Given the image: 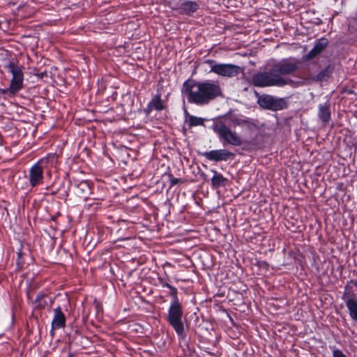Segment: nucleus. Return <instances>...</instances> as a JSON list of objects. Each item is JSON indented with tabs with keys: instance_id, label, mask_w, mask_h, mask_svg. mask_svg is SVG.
<instances>
[{
	"instance_id": "f257e3e1",
	"label": "nucleus",
	"mask_w": 357,
	"mask_h": 357,
	"mask_svg": "<svg viewBox=\"0 0 357 357\" xmlns=\"http://www.w3.org/2000/svg\"><path fill=\"white\" fill-rule=\"evenodd\" d=\"M301 61L297 59H283L275 63L267 70L259 72L252 77V83L257 87H283L289 85L296 88L301 85V82L294 80L286 75H293L300 68Z\"/></svg>"
},
{
	"instance_id": "f03ea898",
	"label": "nucleus",
	"mask_w": 357,
	"mask_h": 357,
	"mask_svg": "<svg viewBox=\"0 0 357 357\" xmlns=\"http://www.w3.org/2000/svg\"><path fill=\"white\" fill-rule=\"evenodd\" d=\"M181 94L187 98L188 103L204 106L221 97L222 92L217 81L188 79L183 84Z\"/></svg>"
},
{
	"instance_id": "7ed1b4c3",
	"label": "nucleus",
	"mask_w": 357,
	"mask_h": 357,
	"mask_svg": "<svg viewBox=\"0 0 357 357\" xmlns=\"http://www.w3.org/2000/svg\"><path fill=\"white\" fill-rule=\"evenodd\" d=\"M162 286L169 289L168 296L170 297L164 319L175 331L178 339L183 340L186 337L185 326L189 325L185 317L184 305L178 298V290L175 287L167 282L162 283Z\"/></svg>"
},
{
	"instance_id": "20e7f679",
	"label": "nucleus",
	"mask_w": 357,
	"mask_h": 357,
	"mask_svg": "<svg viewBox=\"0 0 357 357\" xmlns=\"http://www.w3.org/2000/svg\"><path fill=\"white\" fill-rule=\"evenodd\" d=\"M58 156L55 153H49L34 163L29 171L28 179L31 188L43 183L44 172L50 174L52 169L56 167Z\"/></svg>"
},
{
	"instance_id": "39448f33",
	"label": "nucleus",
	"mask_w": 357,
	"mask_h": 357,
	"mask_svg": "<svg viewBox=\"0 0 357 357\" xmlns=\"http://www.w3.org/2000/svg\"><path fill=\"white\" fill-rule=\"evenodd\" d=\"M5 68L12 75L8 91L10 92V96H15L24 88L23 66L19 65L15 60H10L5 66Z\"/></svg>"
},
{
	"instance_id": "423d86ee",
	"label": "nucleus",
	"mask_w": 357,
	"mask_h": 357,
	"mask_svg": "<svg viewBox=\"0 0 357 357\" xmlns=\"http://www.w3.org/2000/svg\"><path fill=\"white\" fill-rule=\"evenodd\" d=\"M214 132L218 135L220 142L224 146L231 145L240 146L243 144L241 137L235 131L223 123L217 124L214 127Z\"/></svg>"
},
{
	"instance_id": "0eeeda50",
	"label": "nucleus",
	"mask_w": 357,
	"mask_h": 357,
	"mask_svg": "<svg viewBox=\"0 0 357 357\" xmlns=\"http://www.w3.org/2000/svg\"><path fill=\"white\" fill-rule=\"evenodd\" d=\"M169 8L178 15L187 17H194L200 9L198 2L192 0H180L178 2H170Z\"/></svg>"
},
{
	"instance_id": "6e6552de",
	"label": "nucleus",
	"mask_w": 357,
	"mask_h": 357,
	"mask_svg": "<svg viewBox=\"0 0 357 357\" xmlns=\"http://www.w3.org/2000/svg\"><path fill=\"white\" fill-rule=\"evenodd\" d=\"M69 184L73 188L75 195L84 201L87 200L92 193L93 183L89 180L72 176L69 178Z\"/></svg>"
},
{
	"instance_id": "1a4fd4ad",
	"label": "nucleus",
	"mask_w": 357,
	"mask_h": 357,
	"mask_svg": "<svg viewBox=\"0 0 357 357\" xmlns=\"http://www.w3.org/2000/svg\"><path fill=\"white\" fill-rule=\"evenodd\" d=\"M205 63L210 65L211 72L222 77H235L241 72L240 67L234 64L215 63V61L212 59H207Z\"/></svg>"
},
{
	"instance_id": "9d476101",
	"label": "nucleus",
	"mask_w": 357,
	"mask_h": 357,
	"mask_svg": "<svg viewBox=\"0 0 357 357\" xmlns=\"http://www.w3.org/2000/svg\"><path fill=\"white\" fill-rule=\"evenodd\" d=\"M198 155L204 157L206 160L218 163L227 162L234 159L236 155L227 149H213L209 151H198Z\"/></svg>"
},
{
	"instance_id": "9b49d317",
	"label": "nucleus",
	"mask_w": 357,
	"mask_h": 357,
	"mask_svg": "<svg viewBox=\"0 0 357 357\" xmlns=\"http://www.w3.org/2000/svg\"><path fill=\"white\" fill-rule=\"evenodd\" d=\"M342 299L344 301L351 319L357 321V297L351 286L346 284Z\"/></svg>"
},
{
	"instance_id": "f8f14e48",
	"label": "nucleus",
	"mask_w": 357,
	"mask_h": 357,
	"mask_svg": "<svg viewBox=\"0 0 357 357\" xmlns=\"http://www.w3.org/2000/svg\"><path fill=\"white\" fill-rule=\"evenodd\" d=\"M258 103L264 109L278 111L287 107V102L283 98H277L273 96L264 94L258 99Z\"/></svg>"
},
{
	"instance_id": "ddd939ff",
	"label": "nucleus",
	"mask_w": 357,
	"mask_h": 357,
	"mask_svg": "<svg viewBox=\"0 0 357 357\" xmlns=\"http://www.w3.org/2000/svg\"><path fill=\"white\" fill-rule=\"evenodd\" d=\"M69 178L68 175H66L62 179H59L57 181L53 183L52 185L47 187V189L55 188L58 198L66 199L69 197L70 193V184H69Z\"/></svg>"
},
{
	"instance_id": "4468645a",
	"label": "nucleus",
	"mask_w": 357,
	"mask_h": 357,
	"mask_svg": "<svg viewBox=\"0 0 357 357\" xmlns=\"http://www.w3.org/2000/svg\"><path fill=\"white\" fill-rule=\"evenodd\" d=\"M53 317L51 322V331L64 328L66 326V317L61 306H57L53 310Z\"/></svg>"
},
{
	"instance_id": "2eb2a0df",
	"label": "nucleus",
	"mask_w": 357,
	"mask_h": 357,
	"mask_svg": "<svg viewBox=\"0 0 357 357\" xmlns=\"http://www.w3.org/2000/svg\"><path fill=\"white\" fill-rule=\"evenodd\" d=\"M166 108V105L163 100L161 99V94H155L148 103L146 107L144 109V112L149 115L154 109L156 111H162Z\"/></svg>"
},
{
	"instance_id": "dca6fc26",
	"label": "nucleus",
	"mask_w": 357,
	"mask_h": 357,
	"mask_svg": "<svg viewBox=\"0 0 357 357\" xmlns=\"http://www.w3.org/2000/svg\"><path fill=\"white\" fill-rule=\"evenodd\" d=\"M330 102L328 101L318 105L317 116L324 126H326L331 120V112L330 110Z\"/></svg>"
},
{
	"instance_id": "f3484780",
	"label": "nucleus",
	"mask_w": 357,
	"mask_h": 357,
	"mask_svg": "<svg viewBox=\"0 0 357 357\" xmlns=\"http://www.w3.org/2000/svg\"><path fill=\"white\" fill-rule=\"evenodd\" d=\"M47 294L40 291L36 295L34 301H31V305H33V307L37 310H43L45 309L47 305Z\"/></svg>"
},
{
	"instance_id": "a211bd4d",
	"label": "nucleus",
	"mask_w": 357,
	"mask_h": 357,
	"mask_svg": "<svg viewBox=\"0 0 357 357\" xmlns=\"http://www.w3.org/2000/svg\"><path fill=\"white\" fill-rule=\"evenodd\" d=\"M213 172V176L211 178V185L213 189H218L220 187H225L227 183V178L224 177L220 173L216 170H211Z\"/></svg>"
},
{
	"instance_id": "6ab92c4d",
	"label": "nucleus",
	"mask_w": 357,
	"mask_h": 357,
	"mask_svg": "<svg viewBox=\"0 0 357 357\" xmlns=\"http://www.w3.org/2000/svg\"><path fill=\"white\" fill-rule=\"evenodd\" d=\"M334 70V66L331 64H328L325 68L322 69L319 73H317L314 77L313 80L315 82H326L331 76Z\"/></svg>"
},
{
	"instance_id": "aec40b11",
	"label": "nucleus",
	"mask_w": 357,
	"mask_h": 357,
	"mask_svg": "<svg viewBox=\"0 0 357 357\" xmlns=\"http://www.w3.org/2000/svg\"><path fill=\"white\" fill-rule=\"evenodd\" d=\"M187 121L188 126L189 128L192 127H196L199 126H204L205 119L202 117H198L196 116H189V119Z\"/></svg>"
},
{
	"instance_id": "412c9836",
	"label": "nucleus",
	"mask_w": 357,
	"mask_h": 357,
	"mask_svg": "<svg viewBox=\"0 0 357 357\" xmlns=\"http://www.w3.org/2000/svg\"><path fill=\"white\" fill-rule=\"evenodd\" d=\"M322 52L321 51H319V50L318 49V47H315L314 45V47H312V49L306 54H305L303 56V60L304 61H310L314 58H315L316 56H317L318 55H319Z\"/></svg>"
},
{
	"instance_id": "4be33fe9",
	"label": "nucleus",
	"mask_w": 357,
	"mask_h": 357,
	"mask_svg": "<svg viewBox=\"0 0 357 357\" xmlns=\"http://www.w3.org/2000/svg\"><path fill=\"white\" fill-rule=\"evenodd\" d=\"M322 52L321 51H319V50L318 49V47H315L314 45V47H312V49L306 54H305L303 56V60L304 61H310L314 58H315L316 56H317L318 55H319Z\"/></svg>"
},
{
	"instance_id": "5701e85b",
	"label": "nucleus",
	"mask_w": 357,
	"mask_h": 357,
	"mask_svg": "<svg viewBox=\"0 0 357 357\" xmlns=\"http://www.w3.org/2000/svg\"><path fill=\"white\" fill-rule=\"evenodd\" d=\"M328 40L326 38H321L316 40L314 46L318 47L319 51L323 52L328 46Z\"/></svg>"
},
{
	"instance_id": "b1692460",
	"label": "nucleus",
	"mask_w": 357,
	"mask_h": 357,
	"mask_svg": "<svg viewBox=\"0 0 357 357\" xmlns=\"http://www.w3.org/2000/svg\"><path fill=\"white\" fill-rule=\"evenodd\" d=\"M169 181V188H172L176 185H178L182 182L181 178H178L174 177L172 174H168Z\"/></svg>"
},
{
	"instance_id": "393cba45",
	"label": "nucleus",
	"mask_w": 357,
	"mask_h": 357,
	"mask_svg": "<svg viewBox=\"0 0 357 357\" xmlns=\"http://www.w3.org/2000/svg\"><path fill=\"white\" fill-rule=\"evenodd\" d=\"M34 291L35 287H29L26 289V296L29 303L31 304V301H33L32 298V295L34 293Z\"/></svg>"
},
{
	"instance_id": "a878e982",
	"label": "nucleus",
	"mask_w": 357,
	"mask_h": 357,
	"mask_svg": "<svg viewBox=\"0 0 357 357\" xmlns=\"http://www.w3.org/2000/svg\"><path fill=\"white\" fill-rule=\"evenodd\" d=\"M13 96H10V92L8 91V88L1 89L0 88V99L4 98L6 99L7 97H13Z\"/></svg>"
},
{
	"instance_id": "bb28decb",
	"label": "nucleus",
	"mask_w": 357,
	"mask_h": 357,
	"mask_svg": "<svg viewBox=\"0 0 357 357\" xmlns=\"http://www.w3.org/2000/svg\"><path fill=\"white\" fill-rule=\"evenodd\" d=\"M333 357H347L345 354L340 349H335L333 351Z\"/></svg>"
},
{
	"instance_id": "cd10ccee",
	"label": "nucleus",
	"mask_w": 357,
	"mask_h": 357,
	"mask_svg": "<svg viewBox=\"0 0 357 357\" xmlns=\"http://www.w3.org/2000/svg\"><path fill=\"white\" fill-rule=\"evenodd\" d=\"M21 258H22V252H19L17 253V259L16 260V265H17V268H22L23 266V263L21 261Z\"/></svg>"
},
{
	"instance_id": "c85d7f7f",
	"label": "nucleus",
	"mask_w": 357,
	"mask_h": 357,
	"mask_svg": "<svg viewBox=\"0 0 357 357\" xmlns=\"http://www.w3.org/2000/svg\"><path fill=\"white\" fill-rule=\"evenodd\" d=\"M184 114L185 118H188V120L189 119V116H192L191 114H189L186 109H184Z\"/></svg>"
},
{
	"instance_id": "c756f323",
	"label": "nucleus",
	"mask_w": 357,
	"mask_h": 357,
	"mask_svg": "<svg viewBox=\"0 0 357 357\" xmlns=\"http://www.w3.org/2000/svg\"><path fill=\"white\" fill-rule=\"evenodd\" d=\"M349 283H352L354 286L357 287V280H351L347 284L349 285Z\"/></svg>"
},
{
	"instance_id": "7c9ffc66",
	"label": "nucleus",
	"mask_w": 357,
	"mask_h": 357,
	"mask_svg": "<svg viewBox=\"0 0 357 357\" xmlns=\"http://www.w3.org/2000/svg\"><path fill=\"white\" fill-rule=\"evenodd\" d=\"M50 195H57V192H56V189L55 188H53V190L50 192Z\"/></svg>"
},
{
	"instance_id": "2f4dec72",
	"label": "nucleus",
	"mask_w": 357,
	"mask_h": 357,
	"mask_svg": "<svg viewBox=\"0 0 357 357\" xmlns=\"http://www.w3.org/2000/svg\"><path fill=\"white\" fill-rule=\"evenodd\" d=\"M261 264L262 265H264V266H268L267 262H266V261H261Z\"/></svg>"
},
{
	"instance_id": "473e14b6",
	"label": "nucleus",
	"mask_w": 357,
	"mask_h": 357,
	"mask_svg": "<svg viewBox=\"0 0 357 357\" xmlns=\"http://www.w3.org/2000/svg\"><path fill=\"white\" fill-rule=\"evenodd\" d=\"M45 74H46V73H41L39 76H40V77L42 78L44 76V75H45Z\"/></svg>"
},
{
	"instance_id": "72a5a7b5",
	"label": "nucleus",
	"mask_w": 357,
	"mask_h": 357,
	"mask_svg": "<svg viewBox=\"0 0 357 357\" xmlns=\"http://www.w3.org/2000/svg\"><path fill=\"white\" fill-rule=\"evenodd\" d=\"M356 17H357V13H356Z\"/></svg>"
}]
</instances>
